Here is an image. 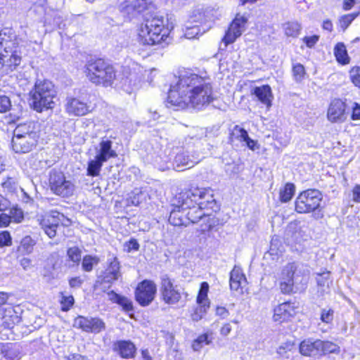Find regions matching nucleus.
<instances>
[{
	"label": "nucleus",
	"instance_id": "obj_42",
	"mask_svg": "<svg viewBox=\"0 0 360 360\" xmlns=\"http://www.w3.org/2000/svg\"><path fill=\"white\" fill-rule=\"evenodd\" d=\"M209 290V285L207 282H202L200 285V290L197 297L198 304H210V302L207 297V293Z\"/></svg>",
	"mask_w": 360,
	"mask_h": 360
},
{
	"label": "nucleus",
	"instance_id": "obj_62",
	"mask_svg": "<svg viewBox=\"0 0 360 360\" xmlns=\"http://www.w3.org/2000/svg\"><path fill=\"white\" fill-rule=\"evenodd\" d=\"M352 200L355 202H360V185H356L353 188Z\"/></svg>",
	"mask_w": 360,
	"mask_h": 360
},
{
	"label": "nucleus",
	"instance_id": "obj_25",
	"mask_svg": "<svg viewBox=\"0 0 360 360\" xmlns=\"http://www.w3.org/2000/svg\"><path fill=\"white\" fill-rule=\"evenodd\" d=\"M246 283V278L239 266H235L230 273L229 285L232 290H238Z\"/></svg>",
	"mask_w": 360,
	"mask_h": 360
},
{
	"label": "nucleus",
	"instance_id": "obj_46",
	"mask_svg": "<svg viewBox=\"0 0 360 360\" xmlns=\"http://www.w3.org/2000/svg\"><path fill=\"white\" fill-rule=\"evenodd\" d=\"M316 279L319 286L323 288H328L330 283V272L323 271L322 273H317Z\"/></svg>",
	"mask_w": 360,
	"mask_h": 360
},
{
	"label": "nucleus",
	"instance_id": "obj_29",
	"mask_svg": "<svg viewBox=\"0 0 360 360\" xmlns=\"http://www.w3.org/2000/svg\"><path fill=\"white\" fill-rule=\"evenodd\" d=\"M295 349L294 344L291 342H285L279 346L277 349L278 357L285 359H291L293 356Z\"/></svg>",
	"mask_w": 360,
	"mask_h": 360
},
{
	"label": "nucleus",
	"instance_id": "obj_40",
	"mask_svg": "<svg viewBox=\"0 0 360 360\" xmlns=\"http://www.w3.org/2000/svg\"><path fill=\"white\" fill-rule=\"evenodd\" d=\"M285 34L288 37H296L301 30V25L297 22H287L284 25Z\"/></svg>",
	"mask_w": 360,
	"mask_h": 360
},
{
	"label": "nucleus",
	"instance_id": "obj_22",
	"mask_svg": "<svg viewBox=\"0 0 360 360\" xmlns=\"http://www.w3.org/2000/svg\"><path fill=\"white\" fill-rule=\"evenodd\" d=\"M295 314V307L289 302H283L274 309V321L282 323Z\"/></svg>",
	"mask_w": 360,
	"mask_h": 360
},
{
	"label": "nucleus",
	"instance_id": "obj_4",
	"mask_svg": "<svg viewBox=\"0 0 360 360\" xmlns=\"http://www.w3.org/2000/svg\"><path fill=\"white\" fill-rule=\"evenodd\" d=\"M84 72L92 83L105 86H111L116 77L114 68L102 59L89 61Z\"/></svg>",
	"mask_w": 360,
	"mask_h": 360
},
{
	"label": "nucleus",
	"instance_id": "obj_21",
	"mask_svg": "<svg viewBox=\"0 0 360 360\" xmlns=\"http://www.w3.org/2000/svg\"><path fill=\"white\" fill-rule=\"evenodd\" d=\"M321 340L311 338L305 339L300 344V352L302 355L311 357H318L320 354Z\"/></svg>",
	"mask_w": 360,
	"mask_h": 360
},
{
	"label": "nucleus",
	"instance_id": "obj_3",
	"mask_svg": "<svg viewBox=\"0 0 360 360\" xmlns=\"http://www.w3.org/2000/svg\"><path fill=\"white\" fill-rule=\"evenodd\" d=\"M32 105L37 112L52 109L54 107V98L56 91L54 85L47 79H37L31 91Z\"/></svg>",
	"mask_w": 360,
	"mask_h": 360
},
{
	"label": "nucleus",
	"instance_id": "obj_11",
	"mask_svg": "<svg viewBox=\"0 0 360 360\" xmlns=\"http://www.w3.org/2000/svg\"><path fill=\"white\" fill-rule=\"evenodd\" d=\"M150 2L148 0H125L120 6L121 12L133 18L148 8Z\"/></svg>",
	"mask_w": 360,
	"mask_h": 360
},
{
	"label": "nucleus",
	"instance_id": "obj_20",
	"mask_svg": "<svg viewBox=\"0 0 360 360\" xmlns=\"http://www.w3.org/2000/svg\"><path fill=\"white\" fill-rule=\"evenodd\" d=\"M37 134H31L22 137H13L11 141L12 148L15 153H28L36 146Z\"/></svg>",
	"mask_w": 360,
	"mask_h": 360
},
{
	"label": "nucleus",
	"instance_id": "obj_31",
	"mask_svg": "<svg viewBox=\"0 0 360 360\" xmlns=\"http://www.w3.org/2000/svg\"><path fill=\"white\" fill-rule=\"evenodd\" d=\"M297 265L295 262L287 264L281 270V277L295 281L298 275Z\"/></svg>",
	"mask_w": 360,
	"mask_h": 360
},
{
	"label": "nucleus",
	"instance_id": "obj_2",
	"mask_svg": "<svg viewBox=\"0 0 360 360\" xmlns=\"http://www.w3.org/2000/svg\"><path fill=\"white\" fill-rule=\"evenodd\" d=\"M172 205L186 210L187 226L202 220V233L210 231L215 225L214 219L202 211L204 209H213L216 205L212 191L210 188L194 187L181 192L172 199Z\"/></svg>",
	"mask_w": 360,
	"mask_h": 360
},
{
	"label": "nucleus",
	"instance_id": "obj_8",
	"mask_svg": "<svg viewBox=\"0 0 360 360\" xmlns=\"http://www.w3.org/2000/svg\"><path fill=\"white\" fill-rule=\"evenodd\" d=\"M65 110L69 115L83 116L92 110V106L85 97H70L67 98Z\"/></svg>",
	"mask_w": 360,
	"mask_h": 360
},
{
	"label": "nucleus",
	"instance_id": "obj_48",
	"mask_svg": "<svg viewBox=\"0 0 360 360\" xmlns=\"http://www.w3.org/2000/svg\"><path fill=\"white\" fill-rule=\"evenodd\" d=\"M349 78L352 84L360 89V67L354 66L350 70Z\"/></svg>",
	"mask_w": 360,
	"mask_h": 360
},
{
	"label": "nucleus",
	"instance_id": "obj_45",
	"mask_svg": "<svg viewBox=\"0 0 360 360\" xmlns=\"http://www.w3.org/2000/svg\"><path fill=\"white\" fill-rule=\"evenodd\" d=\"M206 30L204 29L202 32H201L200 28L198 25L187 27L185 30L184 37L189 39H195L199 35L202 34Z\"/></svg>",
	"mask_w": 360,
	"mask_h": 360
},
{
	"label": "nucleus",
	"instance_id": "obj_50",
	"mask_svg": "<svg viewBox=\"0 0 360 360\" xmlns=\"http://www.w3.org/2000/svg\"><path fill=\"white\" fill-rule=\"evenodd\" d=\"M292 73L295 81L301 82L305 75V70L304 66L300 63L295 65L292 68Z\"/></svg>",
	"mask_w": 360,
	"mask_h": 360
},
{
	"label": "nucleus",
	"instance_id": "obj_59",
	"mask_svg": "<svg viewBox=\"0 0 360 360\" xmlns=\"http://www.w3.org/2000/svg\"><path fill=\"white\" fill-rule=\"evenodd\" d=\"M319 36L313 35L311 37H305L303 40L305 42L307 46L311 48L313 47L319 41Z\"/></svg>",
	"mask_w": 360,
	"mask_h": 360
},
{
	"label": "nucleus",
	"instance_id": "obj_63",
	"mask_svg": "<svg viewBox=\"0 0 360 360\" xmlns=\"http://www.w3.org/2000/svg\"><path fill=\"white\" fill-rule=\"evenodd\" d=\"M216 314L224 319L229 315V311L224 307H217L216 309Z\"/></svg>",
	"mask_w": 360,
	"mask_h": 360
},
{
	"label": "nucleus",
	"instance_id": "obj_55",
	"mask_svg": "<svg viewBox=\"0 0 360 360\" xmlns=\"http://www.w3.org/2000/svg\"><path fill=\"white\" fill-rule=\"evenodd\" d=\"M110 273H117V276H120V262L117 257H113L112 261L110 262L108 268L106 269Z\"/></svg>",
	"mask_w": 360,
	"mask_h": 360
},
{
	"label": "nucleus",
	"instance_id": "obj_32",
	"mask_svg": "<svg viewBox=\"0 0 360 360\" xmlns=\"http://www.w3.org/2000/svg\"><path fill=\"white\" fill-rule=\"evenodd\" d=\"M104 162H105L101 160L98 157L95 156L94 160L89 162L87 174L92 176H98L101 167Z\"/></svg>",
	"mask_w": 360,
	"mask_h": 360
},
{
	"label": "nucleus",
	"instance_id": "obj_13",
	"mask_svg": "<svg viewBox=\"0 0 360 360\" xmlns=\"http://www.w3.org/2000/svg\"><path fill=\"white\" fill-rule=\"evenodd\" d=\"M217 11L210 6H198L190 15L191 22L205 24L207 22H213L217 19Z\"/></svg>",
	"mask_w": 360,
	"mask_h": 360
},
{
	"label": "nucleus",
	"instance_id": "obj_38",
	"mask_svg": "<svg viewBox=\"0 0 360 360\" xmlns=\"http://www.w3.org/2000/svg\"><path fill=\"white\" fill-rule=\"evenodd\" d=\"M35 244L34 240L31 236H26L20 242L19 250L22 251L24 254H30L32 252Z\"/></svg>",
	"mask_w": 360,
	"mask_h": 360
},
{
	"label": "nucleus",
	"instance_id": "obj_56",
	"mask_svg": "<svg viewBox=\"0 0 360 360\" xmlns=\"http://www.w3.org/2000/svg\"><path fill=\"white\" fill-rule=\"evenodd\" d=\"M11 244V238L8 232L3 231L0 233V247L10 245Z\"/></svg>",
	"mask_w": 360,
	"mask_h": 360
},
{
	"label": "nucleus",
	"instance_id": "obj_35",
	"mask_svg": "<svg viewBox=\"0 0 360 360\" xmlns=\"http://www.w3.org/2000/svg\"><path fill=\"white\" fill-rule=\"evenodd\" d=\"M212 342L208 334L205 333L199 335L192 343V349L195 352L200 351L204 346L210 344Z\"/></svg>",
	"mask_w": 360,
	"mask_h": 360
},
{
	"label": "nucleus",
	"instance_id": "obj_64",
	"mask_svg": "<svg viewBox=\"0 0 360 360\" xmlns=\"http://www.w3.org/2000/svg\"><path fill=\"white\" fill-rule=\"evenodd\" d=\"M351 117L353 120H360V105L355 103Z\"/></svg>",
	"mask_w": 360,
	"mask_h": 360
},
{
	"label": "nucleus",
	"instance_id": "obj_34",
	"mask_svg": "<svg viewBox=\"0 0 360 360\" xmlns=\"http://www.w3.org/2000/svg\"><path fill=\"white\" fill-rule=\"evenodd\" d=\"M295 186L293 184L287 183L280 190L279 195L281 201L285 202L289 201L295 193Z\"/></svg>",
	"mask_w": 360,
	"mask_h": 360
},
{
	"label": "nucleus",
	"instance_id": "obj_57",
	"mask_svg": "<svg viewBox=\"0 0 360 360\" xmlns=\"http://www.w3.org/2000/svg\"><path fill=\"white\" fill-rule=\"evenodd\" d=\"M139 248V245L135 239H131L124 244V250L127 252H130L133 250H137Z\"/></svg>",
	"mask_w": 360,
	"mask_h": 360
},
{
	"label": "nucleus",
	"instance_id": "obj_19",
	"mask_svg": "<svg viewBox=\"0 0 360 360\" xmlns=\"http://www.w3.org/2000/svg\"><path fill=\"white\" fill-rule=\"evenodd\" d=\"M161 295L162 300L169 304L177 303L181 299V294L176 285L167 277H162L161 282Z\"/></svg>",
	"mask_w": 360,
	"mask_h": 360
},
{
	"label": "nucleus",
	"instance_id": "obj_41",
	"mask_svg": "<svg viewBox=\"0 0 360 360\" xmlns=\"http://www.w3.org/2000/svg\"><path fill=\"white\" fill-rule=\"evenodd\" d=\"M41 228L44 229L45 233L51 238L56 235V229L58 224L54 222H50L49 219H44L41 222Z\"/></svg>",
	"mask_w": 360,
	"mask_h": 360
},
{
	"label": "nucleus",
	"instance_id": "obj_12",
	"mask_svg": "<svg viewBox=\"0 0 360 360\" xmlns=\"http://www.w3.org/2000/svg\"><path fill=\"white\" fill-rule=\"evenodd\" d=\"M158 18L146 19V23L141 27L139 37L143 44L155 45L158 39Z\"/></svg>",
	"mask_w": 360,
	"mask_h": 360
},
{
	"label": "nucleus",
	"instance_id": "obj_43",
	"mask_svg": "<svg viewBox=\"0 0 360 360\" xmlns=\"http://www.w3.org/2000/svg\"><path fill=\"white\" fill-rule=\"evenodd\" d=\"M99 259L97 257L86 255L82 262V269L85 271H91L94 265L98 264Z\"/></svg>",
	"mask_w": 360,
	"mask_h": 360
},
{
	"label": "nucleus",
	"instance_id": "obj_18",
	"mask_svg": "<svg viewBox=\"0 0 360 360\" xmlns=\"http://www.w3.org/2000/svg\"><path fill=\"white\" fill-rule=\"evenodd\" d=\"M202 158L198 153L192 151H183L176 154L174 158V165L177 170H184L191 168L198 163Z\"/></svg>",
	"mask_w": 360,
	"mask_h": 360
},
{
	"label": "nucleus",
	"instance_id": "obj_28",
	"mask_svg": "<svg viewBox=\"0 0 360 360\" xmlns=\"http://www.w3.org/2000/svg\"><path fill=\"white\" fill-rule=\"evenodd\" d=\"M107 296L109 300L122 306L124 311H131L133 310L132 302L128 298L121 296L114 291L108 292Z\"/></svg>",
	"mask_w": 360,
	"mask_h": 360
},
{
	"label": "nucleus",
	"instance_id": "obj_39",
	"mask_svg": "<svg viewBox=\"0 0 360 360\" xmlns=\"http://www.w3.org/2000/svg\"><path fill=\"white\" fill-rule=\"evenodd\" d=\"M295 281L279 277L280 289L283 294H290L294 292Z\"/></svg>",
	"mask_w": 360,
	"mask_h": 360
},
{
	"label": "nucleus",
	"instance_id": "obj_14",
	"mask_svg": "<svg viewBox=\"0 0 360 360\" xmlns=\"http://www.w3.org/2000/svg\"><path fill=\"white\" fill-rule=\"evenodd\" d=\"M174 21L172 15L167 14L165 18H159V36H161L159 46L163 48L172 42L173 37L170 34L174 29Z\"/></svg>",
	"mask_w": 360,
	"mask_h": 360
},
{
	"label": "nucleus",
	"instance_id": "obj_26",
	"mask_svg": "<svg viewBox=\"0 0 360 360\" xmlns=\"http://www.w3.org/2000/svg\"><path fill=\"white\" fill-rule=\"evenodd\" d=\"M113 350L121 357L128 359L134 356L135 346L128 341H118L114 343Z\"/></svg>",
	"mask_w": 360,
	"mask_h": 360
},
{
	"label": "nucleus",
	"instance_id": "obj_23",
	"mask_svg": "<svg viewBox=\"0 0 360 360\" xmlns=\"http://www.w3.org/2000/svg\"><path fill=\"white\" fill-rule=\"evenodd\" d=\"M112 142L106 139H102L98 147L96 148V155L103 161H108L111 158L117 156L116 152L112 149Z\"/></svg>",
	"mask_w": 360,
	"mask_h": 360
},
{
	"label": "nucleus",
	"instance_id": "obj_7",
	"mask_svg": "<svg viewBox=\"0 0 360 360\" xmlns=\"http://www.w3.org/2000/svg\"><path fill=\"white\" fill-rule=\"evenodd\" d=\"M49 184L51 190L62 197H68L74 193V184L66 179L62 172H52L50 174Z\"/></svg>",
	"mask_w": 360,
	"mask_h": 360
},
{
	"label": "nucleus",
	"instance_id": "obj_33",
	"mask_svg": "<svg viewBox=\"0 0 360 360\" xmlns=\"http://www.w3.org/2000/svg\"><path fill=\"white\" fill-rule=\"evenodd\" d=\"M334 53L337 60L342 64H347L349 63V58L347 56V50L345 45L342 43H338L334 49Z\"/></svg>",
	"mask_w": 360,
	"mask_h": 360
},
{
	"label": "nucleus",
	"instance_id": "obj_37",
	"mask_svg": "<svg viewBox=\"0 0 360 360\" xmlns=\"http://www.w3.org/2000/svg\"><path fill=\"white\" fill-rule=\"evenodd\" d=\"M1 354L4 360H15L18 359L20 355V350L18 347L16 346H7L1 350Z\"/></svg>",
	"mask_w": 360,
	"mask_h": 360
},
{
	"label": "nucleus",
	"instance_id": "obj_1",
	"mask_svg": "<svg viewBox=\"0 0 360 360\" xmlns=\"http://www.w3.org/2000/svg\"><path fill=\"white\" fill-rule=\"evenodd\" d=\"M169 90L167 103L181 108L201 109L214 99L212 86L208 79L188 72L179 76L169 75Z\"/></svg>",
	"mask_w": 360,
	"mask_h": 360
},
{
	"label": "nucleus",
	"instance_id": "obj_49",
	"mask_svg": "<svg viewBox=\"0 0 360 360\" xmlns=\"http://www.w3.org/2000/svg\"><path fill=\"white\" fill-rule=\"evenodd\" d=\"M81 250L77 247L70 248L67 252L68 258L77 264L81 260Z\"/></svg>",
	"mask_w": 360,
	"mask_h": 360
},
{
	"label": "nucleus",
	"instance_id": "obj_24",
	"mask_svg": "<svg viewBox=\"0 0 360 360\" xmlns=\"http://www.w3.org/2000/svg\"><path fill=\"white\" fill-rule=\"evenodd\" d=\"M252 94L255 95L258 101L266 105L268 108L271 106L273 94L271 89L269 85L256 86L252 90Z\"/></svg>",
	"mask_w": 360,
	"mask_h": 360
},
{
	"label": "nucleus",
	"instance_id": "obj_36",
	"mask_svg": "<svg viewBox=\"0 0 360 360\" xmlns=\"http://www.w3.org/2000/svg\"><path fill=\"white\" fill-rule=\"evenodd\" d=\"M320 354L321 356L323 354L330 353H338L340 351V347L336 344L330 341H322L321 340Z\"/></svg>",
	"mask_w": 360,
	"mask_h": 360
},
{
	"label": "nucleus",
	"instance_id": "obj_47",
	"mask_svg": "<svg viewBox=\"0 0 360 360\" xmlns=\"http://www.w3.org/2000/svg\"><path fill=\"white\" fill-rule=\"evenodd\" d=\"M357 15V13H349L341 16L339 19V26L343 31H345Z\"/></svg>",
	"mask_w": 360,
	"mask_h": 360
},
{
	"label": "nucleus",
	"instance_id": "obj_17",
	"mask_svg": "<svg viewBox=\"0 0 360 360\" xmlns=\"http://www.w3.org/2000/svg\"><path fill=\"white\" fill-rule=\"evenodd\" d=\"M328 120L333 123H342L347 120L346 104L341 99L333 100L328 109Z\"/></svg>",
	"mask_w": 360,
	"mask_h": 360
},
{
	"label": "nucleus",
	"instance_id": "obj_60",
	"mask_svg": "<svg viewBox=\"0 0 360 360\" xmlns=\"http://www.w3.org/2000/svg\"><path fill=\"white\" fill-rule=\"evenodd\" d=\"M11 222V217L8 214L4 213V212H0V227L6 226Z\"/></svg>",
	"mask_w": 360,
	"mask_h": 360
},
{
	"label": "nucleus",
	"instance_id": "obj_27",
	"mask_svg": "<svg viewBox=\"0 0 360 360\" xmlns=\"http://www.w3.org/2000/svg\"><path fill=\"white\" fill-rule=\"evenodd\" d=\"M171 205L173 209L170 212L169 222L173 226H187V219H186V210L181 207L175 205Z\"/></svg>",
	"mask_w": 360,
	"mask_h": 360
},
{
	"label": "nucleus",
	"instance_id": "obj_16",
	"mask_svg": "<svg viewBox=\"0 0 360 360\" xmlns=\"http://www.w3.org/2000/svg\"><path fill=\"white\" fill-rule=\"evenodd\" d=\"M246 22V18L239 15H236L223 38V41L226 46L233 43L236 39L242 34L243 32L245 30Z\"/></svg>",
	"mask_w": 360,
	"mask_h": 360
},
{
	"label": "nucleus",
	"instance_id": "obj_51",
	"mask_svg": "<svg viewBox=\"0 0 360 360\" xmlns=\"http://www.w3.org/2000/svg\"><path fill=\"white\" fill-rule=\"evenodd\" d=\"M9 215L11 217V221L13 220L16 223L21 222L24 218L22 211L17 207L9 209Z\"/></svg>",
	"mask_w": 360,
	"mask_h": 360
},
{
	"label": "nucleus",
	"instance_id": "obj_53",
	"mask_svg": "<svg viewBox=\"0 0 360 360\" xmlns=\"http://www.w3.org/2000/svg\"><path fill=\"white\" fill-rule=\"evenodd\" d=\"M11 103L10 98L4 95H0V112H6L10 110Z\"/></svg>",
	"mask_w": 360,
	"mask_h": 360
},
{
	"label": "nucleus",
	"instance_id": "obj_15",
	"mask_svg": "<svg viewBox=\"0 0 360 360\" xmlns=\"http://www.w3.org/2000/svg\"><path fill=\"white\" fill-rule=\"evenodd\" d=\"M155 285L148 281L141 282L136 290V301L142 306L148 305L155 297Z\"/></svg>",
	"mask_w": 360,
	"mask_h": 360
},
{
	"label": "nucleus",
	"instance_id": "obj_30",
	"mask_svg": "<svg viewBox=\"0 0 360 360\" xmlns=\"http://www.w3.org/2000/svg\"><path fill=\"white\" fill-rule=\"evenodd\" d=\"M31 134H37L34 131V125L32 123H25L18 125L13 131V137H22Z\"/></svg>",
	"mask_w": 360,
	"mask_h": 360
},
{
	"label": "nucleus",
	"instance_id": "obj_5",
	"mask_svg": "<svg viewBox=\"0 0 360 360\" xmlns=\"http://www.w3.org/2000/svg\"><path fill=\"white\" fill-rule=\"evenodd\" d=\"M322 194L316 189H308L302 191L297 197L295 202L296 212L301 214L309 213L320 207Z\"/></svg>",
	"mask_w": 360,
	"mask_h": 360
},
{
	"label": "nucleus",
	"instance_id": "obj_52",
	"mask_svg": "<svg viewBox=\"0 0 360 360\" xmlns=\"http://www.w3.org/2000/svg\"><path fill=\"white\" fill-rule=\"evenodd\" d=\"M74 304V297L72 295L70 296H63L60 304H61V309L63 311H68L70 307Z\"/></svg>",
	"mask_w": 360,
	"mask_h": 360
},
{
	"label": "nucleus",
	"instance_id": "obj_44",
	"mask_svg": "<svg viewBox=\"0 0 360 360\" xmlns=\"http://www.w3.org/2000/svg\"><path fill=\"white\" fill-rule=\"evenodd\" d=\"M198 304V306L195 309L193 313L191 314V318L195 321H200L206 314L207 309L210 308V304Z\"/></svg>",
	"mask_w": 360,
	"mask_h": 360
},
{
	"label": "nucleus",
	"instance_id": "obj_54",
	"mask_svg": "<svg viewBox=\"0 0 360 360\" xmlns=\"http://www.w3.org/2000/svg\"><path fill=\"white\" fill-rule=\"evenodd\" d=\"M333 314H334L333 310H332L330 309H323L321 311V319L323 322H324L326 323H330L333 320Z\"/></svg>",
	"mask_w": 360,
	"mask_h": 360
},
{
	"label": "nucleus",
	"instance_id": "obj_10",
	"mask_svg": "<svg viewBox=\"0 0 360 360\" xmlns=\"http://www.w3.org/2000/svg\"><path fill=\"white\" fill-rule=\"evenodd\" d=\"M230 141L233 145L238 146L239 143L246 146L252 150H258L259 145L257 141L251 139L248 131L238 125H236L230 134Z\"/></svg>",
	"mask_w": 360,
	"mask_h": 360
},
{
	"label": "nucleus",
	"instance_id": "obj_6",
	"mask_svg": "<svg viewBox=\"0 0 360 360\" xmlns=\"http://www.w3.org/2000/svg\"><path fill=\"white\" fill-rule=\"evenodd\" d=\"M8 38L6 30L0 28V63L15 68L21 62V56L17 50H13V43Z\"/></svg>",
	"mask_w": 360,
	"mask_h": 360
},
{
	"label": "nucleus",
	"instance_id": "obj_58",
	"mask_svg": "<svg viewBox=\"0 0 360 360\" xmlns=\"http://www.w3.org/2000/svg\"><path fill=\"white\" fill-rule=\"evenodd\" d=\"M120 276H117V273H110L106 270L102 281L106 283H111L117 281Z\"/></svg>",
	"mask_w": 360,
	"mask_h": 360
},
{
	"label": "nucleus",
	"instance_id": "obj_61",
	"mask_svg": "<svg viewBox=\"0 0 360 360\" xmlns=\"http://www.w3.org/2000/svg\"><path fill=\"white\" fill-rule=\"evenodd\" d=\"M83 279L80 277H74L69 281V284L71 288H79L83 283Z\"/></svg>",
	"mask_w": 360,
	"mask_h": 360
},
{
	"label": "nucleus",
	"instance_id": "obj_9",
	"mask_svg": "<svg viewBox=\"0 0 360 360\" xmlns=\"http://www.w3.org/2000/svg\"><path fill=\"white\" fill-rule=\"evenodd\" d=\"M73 326L86 333H98L105 330V324L102 319L98 317H86L78 316L75 320Z\"/></svg>",
	"mask_w": 360,
	"mask_h": 360
}]
</instances>
